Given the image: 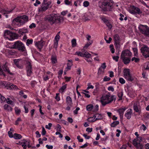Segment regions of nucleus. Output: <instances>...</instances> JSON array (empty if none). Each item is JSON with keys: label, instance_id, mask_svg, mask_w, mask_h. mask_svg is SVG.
I'll return each mask as SVG.
<instances>
[{"label": "nucleus", "instance_id": "nucleus-40", "mask_svg": "<svg viewBox=\"0 0 149 149\" xmlns=\"http://www.w3.org/2000/svg\"><path fill=\"white\" fill-rule=\"evenodd\" d=\"M106 66L105 65V63H103L101 65V67L99 68L98 72H100L101 71V68L104 69L106 68Z\"/></svg>", "mask_w": 149, "mask_h": 149}, {"label": "nucleus", "instance_id": "nucleus-43", "mask_svg": "<svg viewBox=\"0 0 149 149\" xmlns=\"http://www.w3.org/2000/svg\"><path fill=\"white\" fill-rule=\"evenodd\" d=\"M26 41V44L28 46L29 45L33 43V40L32 39L30 40L28 39Z\"/></svg>", "mask_w": 149, "mask_h": 149}, {"label": "nucleus", "instance_id": "nucleus-53", "mask_svg": "<svg viewBox=\"0 0 149 149\" xmlns=\"http://www.w3.org/2000/svg\"><path fill=\"white\" fill-rule=\"evenodd\" d=\"M111 79L110 77H108L107 76H105L103 79V81H109Z\"/></svg>", "mask_w": 149, "mask_h": 149}, {"label": "nucleus", "instance_id": "nucleus-3", "mask_svg": "<svg viewBox=\"0 0 149 149\" xmlns=\"http://www.w3.org/2000/svg\"><path fill=\"white\" fill-rule=\"evenodd\" d=\"M115 99V96L111 95L109 94H107L102 96L100 102L102 105L103 106H104L107 104L111 102Z\"/></svg>", "mask_w": 149, "mask_h": 149}, {"label": "nucleus", "instance_id": "nucleus-28", "mask_svg": "<svg viewBox=\"0 0 149 149\" xmlns=\"http://www.w3.org/2000/svg\"><path fill=\"white\" fill-rule=\"evenodd\" d=\"M89 14L85 13L84 14L83 19H84L85 21L89 20L91 19V17L89 16Z\"/></svg>", "mask_w": 149, "mask_h": 149}, {"label": "nucleus", "instance_id": "nucleus-17", "mask_svg": "<svg viewBox=\"0 0 149 149\" xmlns=\"http://www.w3.org/2000/svg\"><path fill=\"white\" fill-rule=\"evenodd\" d=\"M53 74L51 73L50 72H47L46 74H45L43 76V79L44 81H46L50 78L52 77Z\"/></svg>", "mask_w": 149, "mask_h": 149}, {"label": "nucleus", "instance_id": "nucleus-39", "mask_svg": "<svg viewBox=\"0 0 149 149\" xmlns=\"http://www.w3.org/2000/svg\"><path fill=\"white\" fill-rule=\"evenodd\" d=\"M123 95V93L122 91H120L118 94V96L119 98V100L122 99V97Z\"/></svg>", "mask_w": 149, "mask_h": 149}, {"label": "nucleus", "instance_id": "nucleus-47", "mask_svg": "<svg viewBox=\"0 0 149 149\" xmlns=\"http://www.w3.org/2000/svg\"><path fill=\"white\" fill-rule=\"evenodd\" d=\"M133 108L134 110L136 112H138L139 111V110L138 107L136 104H134L133 106Z\"/></svg>", "mask_w": 149, "mask_h": 149}, {"label": "nucleus", "instance_id": "nucleus-64", "mask_svg": "<svg viewBox=\"0 0 149 149\" xmlns=\"http://www.w3.org/2000/svg\"><path fill=\"white\" fill-rule=\"evenodd\" d=\"M46 147L48 149H52L53 148V146L52 145H46Z\"/></svg>", "mask_w": 149, "mask_h": 149}, {"label": "nucleus", "instance_id": "nucleus-13", "mask_svg": "<svg viewBox=\"0 0 149 149\" xmlns=\"http://www.w3.org/2000/svg\"><path fill=\"white\" fill-rule=\"evenodd\" d=\"M26 70L27 72V75L28 76H30L32 74V65L29 61H28L26 63Z\"/></svg>", "mask_w": 149, "mask_h": 149}, {"label": "nucleus", "instance_id": "nucleus-7", "mask_svg": "<svg viewBox=\"0 0 149 149\" xmlns=\"http://www.w3.org/2000/svg\"><path fill=\"white\" fill-rule=\"evenodd\" d=\"M13 48L17 49L22 51H24L26 48L24 45L20 40H18L14 42L13 45Z\"/></svg>", "mask_w": 149, "mask_h": 149}, {"label": "nucleus", "instance_id": "nucleus-50", "mask_svg": "<svg viewBox=\"0 0 149 149\" xmlns=\"http://www.w3.org/2000/svg\"><path fill=\"white\" fill-rule=\"evenodd\" d=\"M119 81L121 84H123L125 83V81L122 78H120L119 79Z\"/></svg>", "mask_w": 149, "mask_h": 149}, {"label": "nucleus", "instance_id": "nucleus-41", "mask_svg": "<svg viewBox=\"0 0 149 149\" xmlns=\"http://www.w3.org/2000/svg\"><path fill=\"white\" fill-rule=\"evenodd\" d=\"M66 84L63 86L60 89V92L63 93L65 91V90L66 88Z\"/></svg>", "mask_w": 149, "mask_h": 149}, {"label": "nucleus", "instance_id": "nucleus-52", "mask_svg": "<svg viewBox=\"0 0 149 149\" xmlns=\"http://www.w3.org/2000/svg\"><path fill=\"white\" fill-rule=\"evenodd\" d=\"M59 93H57L56 94V96L55 97V98L57 101H59L60 100V97L59 96Z\"/></svg>", "mask_w": 149, "mask_h": 149}, {"label": "nucleus", "instance_id": "nucleus-45", "mask_svg": "<svg viewBox=\"0 0 149 149\" xmlns=\"http://www.w3.org/2000/svg\"><path fill=\"white\" fill-rule=\"evenodd\" d=\"M89 5V2H88V1H85L83 2V6L84 7H87Z\"/></svg>", "mask_w": 149, "mask_h": 149}, {"label": "nucleus", "instance_id": "nucleus-26", "mask_svg": "<svg viewBox=\"0 0 149 149\" xmlns=\"http://www.w3.org/2000/svg\"><path fill=\"white\" fill-rule=\"evenodd\" d=\"M29 141L26 140H24L22 142V146L24 149H26L27 145L28 144Z\"/></svg>", "mask_w": 149, "mask_h": 149}, {"label": "nucleus", "instance_id": "nucleus-54", "mask_svg": "<svg viewBox=\"0 0 149 149\" xmlns=\"http://www.w3.org/2000/svg\"><path fill=\"white\" fill-rule=\"evenodd\" d=\"M113 60H115L116 62H118V61L119 57L118 56H113Z\"/></svg>", "mask_w": 149, "mask_h": 149}, {"label": "nucleus", "instance_id": "nucleus-37", "mask_svg": "<svg viewBox=\"0 0 149 149\" xmlns=\"http://www.w3.org/2000/svg\"><path fill=\"white\" fill-rule=\"evenodd\" d=\"M6 101V102L8 104H10L13 106L14 105V103L13 101L11 100L9 98H7Z\"/></svg>", "mask_w": 149, "mask_h": 149}, {"label": "nucleus", "instance_id": "nucleus-23", "mask_svg": "<svg viewBox=\"0 0 149 149\" xmlns=\"http://www.w3.org/2000/svg\"><path fill=\"white\" fill-rule=\"evenodd\" d=\"M3 108L5 110L7 111H11L12 110V107L7 104H5L4 105Z\"/></svg>", "mask_w": 149, "mask_h": 149}, {"label": "nucleus", "instance_id": "nucleus-6", "mask_svg": "<svg viewBox=\"0 0 149 149\" xmlns=\"http://www.w3.org/2000/svg\"><path fill=\"white\" fill-rule=\"evenodd\" d=\"M142 141V137H138L134 139L132 141V144L137 149H142L143 145L141 143Z\"/></svg>", "mask_w": 149, "mask_h": 149}, {"label": "nucleus", "instance_id": "nucleus-22", "mask_svg": "<svg viewBox=\"0 0 149 149\" xmlns=\"http://www.w3.org/2000/svg\"><path fill=\"white\" fill-rule=\"evenodd\" d=\"M120 58H121L123 60L124 64H127L129 63L131 59L129 57Z\"/></svg>", "mask_w": 149, "mask_h": 149}, {"label": "nucleus", "instance_id": "nucleus-18", "mask_svg": "<svg viewBox=\"0 0 149 149\" xmlns=\"http://www.w3.org/2000/svg\"><path fill=\"white\" fill-rule=\"evenodd\" d=\"M132 113V110L131 109H129L126 111L125 116L127 119H130L131 118Z\"/></svg>", "mask_w": 149, "mask_h": 149}, {"label": "nucleus", "instance_id": "nucleus-20", "mask_svg": "<svg viewBox=\"0 0 149 149\" xmlns=\"http://www.w3.org/2000/svg\"><path fill=\"white\" fill-rule=\"evenodd\" d=\"M66 102L68 106H72V103L71 98L69 96H67L66 98Z\"/></svg>", "mask_w": 149, "mask_h": 149}, {"label": "nucleus", "instance_id": "nucleus-12", "mask_svg": "<svg viewBox=\"0 0 149 149\" xmlns=\"http://www.w3.org/2000/svg\"><path fill=\"white\" fill-rule=\"evenodd\" d=\"M49 2L46 3L43 2L41 7L38 8L39 12L42 13L45 11L49 8Z\"/></svg>", "mask_w": 149, "mask_h": 149}, {"label": "nucleus", "instance_id": "nucleus-21", "mask_svg": "<svg viewBox=\"0 0 149 149\" xmlns=\"http://www.w3.org/2000/svg\"><path fill=\"white\" fill-rule=\"evenodd\" d=\"M126 108L125 107L123 108H120L118 109L117 111L119 113L120 118H122L123 117V114L124 112L126 110Z\"/></svg>", "mask_w": 149, "mask_h": 149}, {"label": "nucleus", "instance_id": "nucleus-14", "mask_svg": "<svg viewBox=\"0 0 149 149\" xmlns=\"http://www.w3.org/2000/svg\"><path fill=\"white\" fill-rule=\"evenodd\" d=\"M45 42L41 39L40 41L36 42L35 45L40 50L45 44Z\"/></svg>", "mask_w": 149, "mask_h": 149}, {"label": "nucleus", "instance_id": "nucleus-10", "mask_svg": "<svg viewBox=\"0 0 149 149\" xmlns=\"http://www.w3.org/2000/svg\"><path fill=\"white\" fill-rule=\"evenodd\" d=\"M123 72L124 77L127 80L130 81H132L134 79L130 73V70L129 69H125Z\"/></svg>", "mask_w": 149, "mask_h": 149}, {"label": "nucleus", "instance_id": "nucleus-9", "mask_svg": "<svg viewBox=\"0 0 149 149\" xmlns=\"http://www.w3.org/2000/svg\"><path fill=\"white\" fill-rule=\"evenodd\" d=\"M141 52L145 58L149 57V47L147 45H143L140 49Z\"/></svg>", "mask_w": 149, "mask_h": 149}, {"label": "nucleus", "instance_id": "nucleus-27", "mask_svg": "<svg viewBox=\"0 0 149 149\" xmlns=\"http://www.w3.org/2000/svg\"><path fill=\"white\" fill-rule=\"evenodd\" d=\"M3 69L5 71H6L10 74H12V73L10 72L9 69L7 67L6 64H5L3 67Z\"/></svg>", "mask_w": 149, "mask_h": 149}, {"label": "nucleus", "instance_id": "nucleus-56", "mask_svg": "<svg viewBox=\"0 0 149 149\" xmlns=\"http://www.w3.org/2000/svg\"><path fill=\"white\" fill-rule=\"evenodd\" d=\"M9 136L10 138H12L13 137V132L10 131H9L8 132Z\"/></svg>", "mask_w": 149, "mask_h": 149}, {"label": "nucleus", "instance_id": "nucleus-63", "mask_svg": "<svg viewBox=\"0 0 149 149\" xmlns=\"http://www.w3.org/2000/svg\"><path fill=\"white\" fill-rule=\"evenodd\" d=\"M36 27V24L34 23H32L29 26V27L30 29H32L33 28H35Z\"/></svg>", "mask_w": 149, "mask_h": 149}, {"label": "nucleus", "instance_id": "nucleus-60", "mask_svg": "<svg viewBox=\"0 0 149 149\" xmlns=\"http://www.w3.org/2000/svg\"><path fill=\"white\" fill-rule=\"evenodd\" d=\"M40 4V2L38 0H36V3L34 4V5L35 6H37L38 5Z\"/></svg>", "mask_w": 149, "mask_h": 149}, {"label": "nucleus", "instance_id": "nucleus-44", "mask_svg": "<svg viewBox=\"0 0 149 149\" xmlns=\"http://www.w3.org/2000/svg\"><path fill=\"white\" fill-rule=\"evenodd\" d=\"M75 54H77L79 56L84 57V53L80 52H76L75 53Z\"/></svg>", "mask_w": 149, "mask_h": 149}, {"label": "nucleus", "instance_id": "nucleus-33", "mask_svg": "<svg viewBox=\"0 0 149 149\" xmlns=\"http://www.w3.org/2000/svg\"><path fill=\"white\" fill-rule=\"evenodd\" d=\"M96 120L101 119L102 118V115L99 113H96L94 115Z\"/></svg>", "mask_w": 149, "mask_h": 149}, {"label": "nucleus", "instance_id": "nucleus-30", "mask_svg": "<svg viewBox=\"0 0 149 149\" xmlns=\"http://www.w3.org/2000/svg\"><path fill=\"white\" fill-rule=\"evenodd\" d=\"M87 120L90 122H93L96 120L94 115L92 117H91L88 118Z\"/></svg>", "mask_w": 149, "mask_h": 149}, {"label": "nucleus", "instance_id": "nucleus-57", "mask_svg": "<svg viewBox=\"0 0 149 149\" xmlns=\"http://www.w3.org/2000/svg\"><path fill=\"white\" fill-rule=\"evenodd\" d=\"M110 29H111L112 27V26L111 24H110L109 21L105 24Z\"/></svg>", "mask_w": 149, "mask_h": 149}, {"label": "nucleus", "instance_id": "nucleus-55", "mask_svg": "<svg viewBox=\"0 0 149 149\" xmlns=\"http://www.w3.org/2000/svg\"><path fill=\"white\" fill-rule=\"evenodd\" d=\"M132 61H134L135 62H138L139 61V59L138 58H136L134 57L132 58Z\"/></svg>", "mask_w": 149, "mask_h": 149}, {"label": "nucleus", "instance_id": "nucleus-4", "mask_svg": "<svg viewBox=\"0 0 149 149\" xmlns=\"http://www.w3.org/2000/svg\"><path fill=\"white\" fill-rule=\"evenodd\" d=\"M3 36L4 38L10 40H13L17 39L18 38V35L17 34L12 33L7 30L4 31Z\"/></svg>", "mask_w": 149, "mask_h": 149}, {"label": "nucleus", "instance_id": "nucleus-46", "mask_svg": "<svg viewBox=\"0 0 149 149\" xmlns=\"http://www.w3.org/2000/svg\"><path fill=\"white\" fill-rule=\"evenodd\" d=\"M15 113L17 114H19L21 112V110L18 107H15Z\"/></svg>", "mask_w": 149, "mask_h": 149}, {"label": "nucleus", "instance_id": "nucleus-24", "mask_svg": "<svg viewBox=\"0 0 149 149\" xmlns=\"http://www.w3.org/2000/svg\"><path fill=\"white\" fill-rule=\"evenodd\" d=\"M52 62L53 64L56 63L57 62L56 56V55H53L51 58Z\"/></svg>", "mask_w": 149, "mask_h": 149}, {"label": "nucleus", "instance_id": "nucleus-49", "mask_svg": "<svg viewBox=\"0 0 149 149\" xmlns=\"http://www.w3.org/2000/svg\"><path fill=\"white\" fill-rule=\"evenodd\" d=\"M92 42L93 41H91L87 43L84 46V48H87L88 47V46L89 45H90L92 44Z\"/></svg>", "mask_w": 149, "mask_h": 149}, {"label": "nucleus", "instance_id": "nucleus-16", "mask_svg": "<svg viewBox=\"0 0 149 149\" xmlns=\"http://www.w3.org/2000/svg\"><path fill=\"white\" fill-rule=\"evenodd\" d=\"M59 33V32L56 35L54 40V47L56 49L57 48L58 42L60 38L58 34Z\"/></svg>", "mask_w": 149, "mask_h": 149}, {"label": "nucleus", "instance_id": "nucleus-31", "mask_svg": "<svg viewBox=\"0 0 149 149\" xmlns=\"http://www.w3.org/2000/svg\"><path fill=\"white\" fill-rule=\"evenodd\" d=\"M93 109V106L92 104H88L86 107V110L88 111H91Z\"/></svg>", "mask_w": 149, "mask_h": 149}, {"label": "nucleus", "instance_id": "nucleus-1", "mask_svg": "<svg viewBox=\"0 0 149 149\" xmlns=\"http://www.w3.org/2000/svg\"><path fill=\"white\" fill-rule=\"evenodd\" d=\"M100 7L104 11H111L113 7V1L111 0H104Z\"/></svg>", "mask_w": 149, "mask_h": 149}, {"label": "nucleus", "instance_id": "nucleus-38", "mask_svg": "<svg viewBox=\"0 0 149 149\" xmlns=\"http://www.w3.org/2000/svg\"><path fill=\"white\" fill-rule=\"evenodd\" d=\"M132 50L133 51L134 55L135 56H137L138 55V49L136 47L132 48Z\"/></svg>", "mask_w": 149, "mask_h": 149}, {"label": "nucleus", "instance_id": "nucleus-19", "mask_svg": "<svg viewBox=\"0 0 149 149\" xmlns=\"http://www.w3.org/2000/svg\"><path fill=\"white\" fill-rule=\"evenodd\" d=\"M7 86H8L10 90H19V89L16 85L13 84L11 83H8L7 84Z\"/></svg>", "mask_w": 149, "mask_h": 149}, {"label": "nucleus", "instance_id": "nucleus-58", "mask_svg": "<svg viewBox=\"0 0 149 149\" xmlns=\"http://www.w3.org/2000/svg\"><path fill=\"white\" fill-rule=\"evenodd\" d=\"M108 90L109 91H111L112 92H113L114 91V89L113 87L112 86H110L108 88Z\"/></svg>", "mask_w": 149, "mask_h": 149}, {"label": "nucleus", "instance_id": "nucleus-25", "mask_svg": "<svg viewBox=\"0 0 149 149\" xmlns=\"http://www.w3.org/2000/svg\"><path fill=\"white\" fill-rule=\"evenodd\" d=\"M113 38L116 44H119L120 41V37L118 34H115L113 36Z\"/></svg>", "mask_w": 149, "mask_h": 149}, {"label": "nucleus", "instance_id": "nucleus-35", "mask_svg": "<svg viewBox=\"0 0 149 149\" xmlns=\"http://www.w3.org/2000/svg\"><path fill=\"white\" fill-rule=\"evenodd\" d=\"M72 45V47H74L76 46L77 43L76 39H73L71 40Z\"/></svg>", "mask_w": 149, "mask_h": 149}, {"label": "nucleus", "instance_id": "nucleus-48", "mask_svg": "<svg viewBox=\"0 0 149 149\" xmlns=\"http://www.w3.org/2000/svg\"><path fill=\"white\" fill-rule=\"evenodd\" d=\"M19 60H17V59H15L14 60V62L15 64V65H16V66L18 68H20V67L19 66Z\"/></svg>", "mask_w": 149, "mask_h": 149}, {"label": "nucleus", "instance_id": "nucleus-34", "mask_svg": "<svg viewBox=\"0 0 149 149\" xmlns=\"http://www.w3.org/2000/svg\"><path fill=\"white\" fill-rule=\"evenodd\" d=\"M84 57L87 58H89L91 57V54L88 52H85L84 53Z\"/></svg>", "mask_w": 149, "mask_h": 149}, {"label": "nucleus", "instance_id": "nucleus-2", "mask_svg": "<svg viewBox=\"0 0 149 149\" xmlns=\"http://www.w3.org/2000/svg\"><path fill=\"white\" fill-rule=\"evenodd\" d=\"M45 20L48 21L52 24H57L60 22V17L56 14H52L46 16Z\"/></svg>", "mask_w": 149, "mask_h": 149}, {"label": "nucleus", "instance_id": "nucleus-42", "mask_svg": "<svg viewBox=\"0 0 149 149\" xmlns=\"http://www.w3.org/2000/svg\"><path fill=\"white\" fill-rule=\"evenodd\" d=\"M87 88L86 90H88L90 89H93L94 88V86L93 85H91V83H89L87 84Z\"/></svg>", "mask_w": 149, "mask_h": 149}, {"label": "nucleus", "instance_id": "nucleus-59", "mask_svg": "<svg viewBox=\"0 0 149 149\" xmlns=\"http://www.w3.org/2000/svg\"><path fill=\"white\" fill-rule=\"evenodd\" d=\"M93 109V111H97L98 109V105H96L94 107Z\"/></svg>", "mask_w": 149, "mask_h": 149}, {"label": "nucleus", "instance_id": "nucleus-62", "mask_svg": "<svg viewBox=\"0 0 149 149\" xmlns=\"http://www.w3.org/2000/svg\"><path fill=\"white\" fill-rule=\"evenodd\" d=\"M93 128H92L88 127L86 128V131L89 133L91 132H92Z\"/></svg>", "mask_w": 149, "mask_h": 149}, {"label": "nucleus", "instance_id": "nucleus-29", "mask_svg": "<svg viewBox=\"0 0 149 149\" xmlns=\"http://www.w3.org/2000/svg\"><path fill=\"white\" fill-rule=\"evenodd\" d=\"M13 138L16 139H20L22 138V136L20 134L15 133L14 134Z\"/></svg>", "mask_w": 149, "mask_h": 149}, {"label": "nucleus", "instance_id": "nucleus-32", "mask_svg": "<svg viewBox=\"0 0 149 149\" xmlns=\"http://www.w3.org/2000/svg\"><path fill=\"white\" fill-rule=\"evenodd\" d=\"M6 100V98L0 94V102L1 103H2L5 102Z\"/></svg>", "mask_w": 149, "mask_h": 149}, {"label": "nucleus", "instance_id": "nucleus-11", "mask_svg": "<svg viewBox=\"0 0 149 149\" xmlns=\"http://www.w3.org/2000/svg\"><path fill=\"white\" fill-rule=\"evenodd\" d=\"M128 11L130 13L133 14H139L141 13L140 9L134 6H130Z\"/></svg>", "mask_w": 149, "mask_h": 149}, {"label": "nucleus", "instance_id": "nucleus-8", "mask_svg": "<svg viewBox=\"0 0 149 149\" xmlns=\"http://www.w3.org/2000/svg\"><path fill=\"white\" fill-rule=\"evenodd\" d=\"M138 28L141 33L146 36H149V28L147 26L141 24Z\"/></svg>", "mask_w": 149, "mask_h": 149}, {"label": "nucleus", "instance_id": "nucleus-5", "mask_svg": "<svg viewBox=\"0 0 149 149\" xmlns=\"http://www.w3.org/2000/svg\"><path fill=\"white\" fill-rule=\"evenodd\" d=\"M28 17L26 15H23L13 19V21L18 23L17 25L19 26L23 25L28 21Z\"/></svg>", "mask_w": 149, "mask_h": 149}, {"label": "nucleus", "instance_id": "nucleus-61", "mask_svg": "<svg viewBox=\"0 0 149 149\" xmlns=\"http://www.w3.org/2000/svg\"><path fill=\"white\" fill-rule=\"evenodd\" d=\"M46 133V131L44 127H42L41 134L42 135H44Z\"/></svg>", "mask_w": 149, "mask_h": 149}, {"label": "nucleus", "instance_id": "nucleus-36", "mask_svg": "<svg viewBox=\"0 0 149 149\" xmlns=\"http://www.w3.org/2000/svg\"><path fill=\"white\" fill-rule=\"evenodd\" d=\"M119 122L118 121H113L111 124V126L112 127H116L119 124Z\"/></svg>", "mask_w": 149, "mask_h": 149}, {"label": "nucleus", "instance_id": "nucleus-15", "mask_svg": "<svg viewBox=\"0 0 149 149\" xmlns=\"http://www.w3.org/2000/svg\"><path fill=\"white\" fill-rule=\"evenodd\" d=\"M132 55V53L129 50L126 49L122 52L120 57H129Z\"/></svg>", "mask_w": 149, "mask_h": 149}, {"label": "nucleus", "instance_id": "nucleus-51", "mask_svg": "<svg viewBox=\"0 0 149 149\" xmlns=\"http://www.w3.org/2000/svg\"><path fill=\"white\" fill-rule=\"evenodd\" d=\"M52 125V124L51 123H49L48 125H46L45 126V128L48 130H50Z\"/></svg>", "mask_w": 149, "mask_h": 149}]
</instances>
